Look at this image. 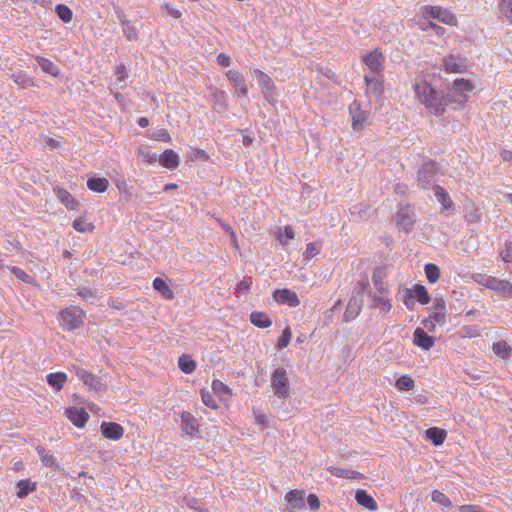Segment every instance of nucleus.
Instances as JSON below:
<instances>
[{
	"instance_id": "1",
	"label": "nucleus",
	"mask_w": 512,
	"mask_h": 512,
	"mask_svg": "<svg viewBox=\"0 0 512 512\" xmlns=\"http://www.w3.org/2000/svg\"><path fill=\"white\" fill-rule=\"evenodd\" d=\"M473 85L469 80L457 79L445 93L436 90L425 80H421L414 85V91L417 99L425 104L435 115H440L445 111L449 103L463 104L467 101V93L472 91Z\"/></svg>"
},
{
	"instance_id": "2",
	"label": "nucleus",
	"mask_w": 512,
	"mask_h": 512,
	"mask_svg": "<svg viewBox=\"0 0 512 512\" xmlns=\"http://www.w3.org/2000/svg\"><path fill=\"white\" fill-rule=\"evenodd\" d=\"M438 164L435 161H427L422 164L417 173V183L422 189H430L437 186L438 181Z\"/></svg>"
},
{
	"instance_id": "3",
	"label": "nucleus",
	"mask_w": 512,
	"mask_h": 512,
	"mask_svg": "<svg viewBox=\"0 0 512 512\" xmlns=\"http://www.w3.org/2000/svg\"><path fill=\"white\" fill-rule=\"evenodd\" d=\"M473 279L478 284L485 286L488 289L494 290L504 296H509L512 294V283L509 281L479 273L475 274Z\"/></svg>"
},
{
	"instance_id": "4",
	"label": "nucleus",
	"mask_w": 512,
	"mask_h": 512,
	"mask_svg": "<svg viewBox=\"0 0 512 512\" xmlns=\"http://www.w3.org/2000/svg\"><path fill=\"white\" fill-rule=\"evenodd\" d=\"M84 317L85 312L77 306H70L60 312L61 325L68 331L79 328L83 324Z\"/></svg>"
},
{
	"instance_id": "5",
	"label": "nucleus",
	"mask_w": 512,
	"mask_h": 512,
	"mask_svg": "<svg viewBox=\"0 0 512 512\" xmlns=\"http://www.w3.org/2000/svg\"><path fill=\"white\" fill-rule=\"evenodd\" d=\"M271 386L274 395L280 399H285L290 394L289 380L287 372L284 368L280 367L273 371L271 375Z\"/></svg>"
},
{
	"instance_id": "6",
	"label": "nucleus",
	"mask_w": 512,
	"mask_h": 512,
	"mask_svg": "<svg viewBox=\"0 0 512 512\" xmlns=\"http://www.w3.org/2000/svg\"><path fill=\"white\" fill-rule=\"evenodd\" d=\"M369 72L366 75H383L385 57L379 49H375L361 57Z\"/></svg>"
},
{
	"instance_id": "7",
	"label": "nucleus",
	"mask_w": 512,
	"mask_h": 512,
	"mask_svg": "<svg viewBox=\"0 0 512 512\" xmlns=\"http://www.w3.org/2000/svg\"><path fill=\"white\" fill-rule=\"evenodd\" d=\"M254 76L262 89L265 100L269 103L275 102L276 86L271 77L259 69H254Z\"/></svg>"
},
{
	"instance_id": "8",
	"label": "nucleus",
	"mask_w": 512,
	"mask_h": 512,
	"mask_svg": "<svg viewBox=\"0 0 512 512\" xmlns=\"http://www.w3.org/2000/svg\"><path fill=\"white\" fill-rule=\"evenodd\" d=\"M416 221L413 208L408 204H400L396 214V223L405 232H410Z\"/></svg>"
},
{
	"instance_id": "9",
	"label": "nucleus",
	"mask_w": 512,
	"mask_h": 512,
	"mask_svg": "<svg viewBox=\"0 0 512 512\" xmlns=\"http://www.w3.org/2000/svg\"><path fill=\"white\" fill-rule=\"evenodd\" d=\"M424 16L427 19H437L447 25H455L457 23V19L453 13H451L448 9L439 6H425Z\"/></svg>"
},
{
	"instance_id": "10",
	"label": "nucleus",
	"mask_w": 512,
	"mask_h": 512,
	"mask_svg": "<svg viewBox=\"0 0 512 512\" xmlns=\"http://www.w3.org/2000/svg\"><path fill=\"white\" fill-rule=\"evenodd\" d=\"M364 81L367 96L379 99L384 92V75H365Z\"/></svg>"
},
{
	"instance_id": "11",
	"label": "nucleus",
	"mask_w": 512,
	"mask_h": 512,
	"mask_svg": "<svg viewBox=\"0 0 512 512\" xmlns=\"http://www.w3.org/2000/svg\"><path fill=\"white\" fill-rule=\"evenodd\" d=\"M75 374L90 389H92L94 391L102 390L103 384L101 382V379L98 376H96L80 367H75Z\"/></svg>"
},
{
	"instance_id": "12",
	"label": "nucleus",
	"mask_w": 512,
	"mask_h": 512,
	"mask_svg": "<svg viewBox=\"0 0 512 512\" xmlns=\"http://www.w3.org/2000/svg\"><path fill=\"white\" fill-rule=\"evenodd\" d=\"M443 65L447 72L461 73L467 67L466 58L460 55H448L443 58Z\"/></svg>"
},
{
	"instance_id": "13",
	"label": "nucleus",
	"mask_w": 512,
	"mask_h": 512,
	"mask_svg": "<svg viewBox=\"0 0 512 512\" xmlns=\"http://www.w3.org/2000/svg\"><path fill=\"white\" fill-rule=\"evenodd\" d=\"M274 300L279 304H287L290 307H297L300 300L294 291L289 289H277L273 292Z\"/></svg>"
},
{
	"instance_id": "14",
	"label": "nucleus",
	"mask_w": 512,
	"mask_h": 512,
	"mask_svg": "<svg viewBox=\"0 0 512 512\" xmlns=\"http://www.w3.org/2000/svg\"><path fill=\"white\" fill-rule=\"evenodd\" d=\"M227 79L231 82L233 87L239 91V94L243 97L248 95V85L246 79L242 73L236 70H228L226 72Z\"/></svg>"
},
{
	"instance_id": "15",
	"label": "nucleus",
	"mask_w": 512,
	"mask_h": 512,
	"mask_svg": "<svg viewBox=\"0 0 512 512\" xmlns=\"http://www.w3.org/2000/svg\"><path fill=\"white\" fill-rule=\"evenodd\" d=\"M432 319L439 325L443 326L447 320L446 302L443 298L435 300L430 314Z\"/></svg>"
},
{
	"instance_id": "16",
	"label": "nucleus",
	"mask_w": 512,
	"mask_h": 512,
	"mask_svg": "<svg viewBox=\"0 0 512 512\" xmlns=\"http://www.w3.org/2000/svg\"><path fill=\"white\" fill-rule=\"evenodd\" d=\"M100 429L102 435L111 440H119L124 434L123 427L115 422H103Z\"/></svg>"
},
{
	"instance_id": "17",
	"label": "nucleus",
	"mask_w": 512,
	"mask_h": 512,
	"mask_svg": "<svg viewBox=\"0 0 512 512\" xmlns=\"http://www.w3.org/2000/svg\"><path fill=\"white\" fill-rule=\"evenodd\" d=\"M66 413L69 420L77 427H83L89 419L84 408L72 407L67 409Z\"/></svg>"
},
{
	"instance_id": "18",
	"label": "nucleus",
	"mask_w": 512,
	"mask_h": 512,
	"mask_svg": "<svg viewBox=\"0 0 512 512\" xmlns=\"http://www.w3.org/2000/svg\"><path fill=\"white\" fill-rule=\"evenodd\" d=\"M288 508L291 511L300 510L305 506L304 492L299 490H291L286 494Z\"/></svg>"
},
{
	"instance_id": "19",
	"label": "nucleus",
	"mask_w": 512,
	"mask_h": 512,
	"mask_svg": "<svg viewBox=\"0 0 512 512\" xmlns=\"http://www.w3.org/2000/svg\"><path fill=\"white\" fill-rule=\"evenodd\" d=\"M181 428L187 435H194L198 432V421L190 412L184 411L181 414Z\"/></svg>"
},
{
	"instance_id": "20",
	"label": "nucleus",
	"mask_w": 512,
	"mask_h": 512,
	"mask_svg": "<svg viewBox=\"0 0 512 512\" xmlns=\"http://www.w3.org/2000/svg\"><path fill=\"white\" fill-rule=\"evenodd\" d=\"M159 163L167 169H175L180 164L179 155L171 150L166 149L159 157Z\"/></svg>"
},
{
	"instance_id": "21",
	"label": "nucleus",
	"mask_w": 512,
	"mask_h": 512,
	"mask_svg": "<svg viewBox=\"0 0 512 512\" xmlns=\"http://www.w3.org/2000/svg\"><path fill=\"white\" fill-rule=\"evenodd\" d=\"M349 113L352 117V126L353 128L360 129L366 119V113L361 110L360 103L357 101H354L349 106Z\"/></svg>"
},
{
	"instance_id": "22",
	"label": "nucleus",
	"mask_w": 512,
	"mask_h": 512,
	"mask_svg": "<svg viewBox=\"0 0 512 512\" xmlns=\"http://www.w3.org/2000/svg\"><path fill=\"white\" fill-rule=\"evenodd\" d=\"M414 343L421 347L424 350H429L434 345V339L433 337L429 336L427 333L424 332L422 328H416L414 333Z\"/></svg>"
},
{
	"instance_id": "23",
	"label": "nucleus",
	"mask_w": 512,
	"mask_h": 512,
	"mask_svg": "<svg viewBox=\"0 0 512 512\" xmlns=\"http://www.w3.org/2000/svg\"><path fill=\"white\" fill-rule=\"evenodd\" d=\"M355 499L359 505L367 508L370 511H376L378 508L377 502L365 490H357Z\"/></svg>"
},
{
	"instance_id": "24",
	"label": "nucleus",
	"mask_w": 512,
	"mask_h": 512,
	"mask_svg": "<svg viewBox=\"0 0 512 512\" xmlns=\"http://www.w3.org/2000/svg\"><path fill=\"white\" fill-rule=\"evenodd\" d=\"M361 312V303L354 297H352L346 307L344 312V320L345 322H350L354 320L359 313Z\"/></svg>"
},
{
	"instance_id": "25",
	"label": "nucleus",
	"mask_w": 512,
	"mask_h": 512,
	"mask_svg": "<svg viewBox=\"0 0 512 512\" xmlns=\"http://www.w3.org/2000/svg\"><path fill=\"white\" fill-rule=\"evenodd\" d=\"M328 471L331 473V475L338 478L362 479L364 477L360 472L333 466L328 467Z\"/></svg>"
},
{
	"instance_id": "26",
	"label": "nucleus",
	"mask_w": 512,
	"mask_h": 512,
	"mask_svg": "<svg viewBox=\"0 0 512 512\" xmlns=\"http://www.w3.org/2000/svg\"><path fill=\"white\" fill-rule=\"evenodd\" d=\"M425 438L431 441L434 445H441L445 438L446 432L438 427H431L425 431Z\"/></svg>"
},
{
	"instance_id": "27",
	"label": "nucleus",
	"mask_w": 512,
	"mask_h": 512,
	"mask_svg": "<svg viewBox=\"0 0 512 512\" xmlns=\"http://www.w3.org/2000/svg\"><path fill=\"white\" fill-rule=\"evenodd\" d=\"M212 100L215 105V109L220 111H225L227 109V93L223 90L213 89L211 91Z\"/></svg>"
},
{
	"instance_id": "28",
	"label": "nucleus",
	"mask_w": 512,
	"mask_h": 512,
	"mask_svg": "<svg viewBox=\"0 0 512 512\" xmlns=\"http://www.w3.org/2000/svg\"><path fill=\"white\" fill-rule=\"evenodd\" d=\"M250 321L258 328H268L272 324L270 317L264 312H252L250 314Z\"/></svg>"
},
{
	"instance_id": "29",
	"label": "nucleus",
	"mask_w": 512,
	"mask_h": 512,
	"mask_svg": "<svg viewBox=\"0 0 512 512\" xmlns=\"http://www.w3.org/2000/svg\"><path fill=\"white\" fill-rule=\"evenodd\" d=\"M433 190L437 200L441 203L443 210H448L453 206V202L449 194L443 187L437 185L433 188Z\"/></svg>"
},
{
	"instance_id": "30",
	"label": "nucleus",
	"mask_w": 512,
	"mask_h": 512,
	"mask_svg": "<svg viewBox=\"0 0 512 512\" xmlns=\"http://www.w3.org/2000/svg\"><path fill=\"white\" fill-rule=\"evenodd\" d=\"M109 181L106 178L93 177L87 181V187L94 192L103 193L107 190Z\"/></svg>"
},
{
	"instance_id": "31",
	"label": "nucleus",
	"mask_w": 512,
	"mask_h": 512,
	"mask_svg": "<svg viewBox=\"0 0 512 512\" xmlns=\"http://www.w3.org/2000/svg\"><path fill=\"white\" fill-rule=\"evenodd\" d=\"M47 383L55 388L56 390H61L67 381V376L65 373L57 372V373H50L46 376Z\"/></svg>"
},
{
	"instance_id": "32",
	"label": "nucleus",
	"mask_w": 512,
	"mask_h": 512,
	"mask_svg": "<svg viewBox=\"0 0 512 512\" xmlns=\"http://www.w3.org/2000/svg\"><path fill=\"white\" fill-rule=\"evenodd\" d=\"M16 486L18 498H25L30 492L36 490V483L31 482L29 479L18 481Z\"/></svg>"
},
{
	"instance_id": "33",
	"label": "nucleus",
	"mask_w": 512,
	"mask_h": 512,
	"mask_svg": "<svg viewBox=\"0 0 512 512\" xmlns=\"http://www.w3.org/2000/svg\"><path fill=\"white\" fill-rule=\"evenodd\" d=\"M153 288L156 291H158L166 299L174 298V293L171 290V288L167 285V283L163 279H161L159 277L154 279Z\"/></svg>"
},
{
	"instance_id": "34",
	"label": "nucleus",
	"mask_w": 512,
	"mask_h": 512,
	"mask_svg": "<svg viewBox=\"0 0 512 512\" xmlns=\"http://www.w3.org/2000/svg\"><path fill=\"white\" fill-rule=\"evenodd\" d=\"M36 450H37V453H38V455H39V457L41 459V462L45 466L51 467V468L57 467L56 458L54 457V455L49 450H46L42 446H38L36 448Z\"/></svg>"
},
{
	"instance_id": "35",
	"label": "nucleus",
	"mask_w": 512,
	"mask_h": 512,
	"mask_svg": "<svg viewBox=\"0 0 512 512\" xmlns=\"http://www.w3.org/2000/svg\"><path fill=\"white\" fill-rule=\"evenodd\" d=\"M37 64L41 67L43 72L50 74L52 76H57L59 74V68L56 66L51 60L37 56L36 57Z\"/></svg>"
},
{
	"instance_id": "36",
	"label": "nucleus",
	"mask_w": 512,
	"mask_h": 512,
	"mask_svg": "<svg viewBox=\"0 0 512 512\" xmlns=\"http://www.w3.org/2000/svg\"><path fill=\"white\" fill-rule=\"evenodd\" d=\"M493 352L501 359H508L511 357L512 348L505 341H498L493 344Z\"/></svg>"
},
{
	"instance_id": "37",
	"label": "nucleus",
	"mask_w": 512,
	"mask_h": 512,
	"mask_svg": "<svg viewBox=\"0 0 512 512\" xmlns=\"http://www.w3.org/2000/svg\"><path fill=\"white\" fill-rule=\"evenodd\" d=\"M178 366L186 374L192 373L196 369V362L187 354H183L178 359Z\"/></svg>"
},
{
	"instance_id": "38",
	"label": "nucleus",
	"mask_w": 512,
	"mask_h": 512,
	"mask_svg": "<svg viewBox=\"0 0 512 512\" xmlns=\"http://www.w3.org/2000/svg\"><path fill=\"white\" fill-rule=\"evenodd\" d=\"M55 193L59 200L68 208L74 209L76 206V201L73 196L65 189L57 188L55 189Z\"/></svg>"
},
{
	"instance_id": "39",
	"label": "nucleus",
	"mask_w": 512,
	"mask_h": 512,
	"mask_svg": "<svg viewBox=\"0 0 512 512\" xmlns=\"http://www.w3.org/2000/svg\"><path fill=\"white\" fill-rule=\"evenodd\" d=\"M395 387L400 391H410L415 387V381L410 376L403 375L396 380Z\"/></svg>"
},
{
	"instance_id": "40",
	"label": "nucleus",
	"mask_w": 512,
	"mask_h": 512,
	"mask_svg": "<svg viewBox=\"0 0 512 512\" xmlns=\"http://www.w3.org/2000/svg\"><path fill=\"white\" fill-rule=\"evenodd\" d=\"M412 292L414 298H416L423 305L428 304L431 300L427 289L421 284H417Z\"/></svg>"
},
{
	"instance_id": "41",
	"label": "nucleus",
	"mask_w": 512,
	"mask_h": 512,
	"mask_svg": "<svg viewBox=\"0 0 512 512\" xmlns=\"http://www.w3.org/2000/svg\"><path fill=\"white\" fill-rule=\"evenodd\" d=\"M371 306L379 309L381 312H389L392 308L391 302L389 299H385L383 297H379L374 295L371 300Z\"/></svg>"
},
{
	"instance_id": "42",
	"label": "nucleus",
	"mask_w": 512,
	"mask_h": 512,
	"mask_svg": "<svg viewBox=\"0 0 512 512\" xmlns=\"http://www.w3.org/2000/svg\"><path fill=\"white\" fill-rule=\"evenodd\" d=\"M55 12L64 23H69L72 20V10L65 4H58L55 8Z\"/></svg>"
},
{
	"instance_id": "43",
	"label": "nucleus",
	"mask_w": 512,
	"mask_h": 512,
	"mask_svg": "<svg viewBox=\"0 0 512 512\" xmlns=\"http://www.w3.org/2000/svg\"><path fill=\"white\" fill-rule=\"evenodd\" d=\"M425 274L430 283H436L440 277V269L437 265L428 263L425 265Z\"/></svg>"
},
{
	"instance_id": "44",
	"label": "nucleus",
	"mask_w": 512,
	"mask_h": 512,
	"mask_svg": "<svg viewBox=\"0 0 512 512\" xmlns=\"http://www.w3.org/2000/svg\"><path fill=\"white\" fill-rule=\"evenodd\" d=\"M431 498L433 502L439 504L444 508L452 507V502L449 499V497L446 496L444 493L440 492L439 490H434L432 492Z\"/></svg>"
},
{
	"instance_id": "45",
	"label": "nucleus",
	"mask_w": 512,
	"mask_h": 512,
	"mask_svg": "<svg viewBox=\"0 0 512 512\" xmlns=\"http://www.w3.org/2000/svg\"><path fill=\"white\" fill-rule=\"evenodd\" d=\"M11 77L20 88H27L33 85L32 78L24 73H14Z\"/></svg>"
},
{
	"instance_id": "46",
	"label": "nucleus",
	"mask_w": 512,
	"mask_h": 512,
	"mask_svg": "<svg viewBox=\"0 0 512 512\" xmlns=\"http://www.w3.org/2000/svg\"><path fill=\"white\" fill-rule=\"evenodd\" d=\"M499 10L502 16L508 21H512V0H498Z\"/></svg>"
},
{
	"instance_id": "47",
	"label": "nucleus",
	"mask_w": 512,
	"mask_h": 512,
	"mask_svg": "<svg viewBox=\"0 0 512 512\" xmlns=\"http://www.w3.org/2000/svg\"><path fill=\"white\" fill-rule=\"evenodd\" d=\"M8 269L20 281L28 284L32 282V277L28 275L23 269L16 266L8 267Z\"/></svg>"
},
{
	"instance_id": "48",
	"label": "nucleus",
	"mask_w": 512,
	"mask_h": 512,
	"mask_svg": "<svg viewBox=\"0 0 512 512\" xmlns=\"http://www.w3.org/2000/svg\"><path fill=\"white\" fill-rule=\"evenodd\" d=\"M116 75H117V78L115 81L116 88L122 89L125 86L124 82L127 77L126 67L124 65L118 66L117 70H116Z\"/></svg>"
},
{
	"instance_id": "49",
	"label": "nucleus",
	"mask_w": 512,
	"mask_h": 512,
	"mask_svg": "<svg viewBox=\"0 0 512 512\" xmlns=\"http://www.w3.org/2000/svg\"><path fill=\"white\" fill-rule=\"evenodd\" d=\"M291 337H292L291 329H290V327H286L283 330L282 335L278 339L277 347L279 349H283V348L287 347L291 341Z\"/></svg>"
},
{
	"instance_id": "50",
	"label": "nucleus",
	"mask_w": 512,
	"mask_h": 512,
	"mask_svg": "<svg viewBox=\"0 0 512 512\" xmlns=\"http://www.w3.org/2000/svg\"><path fill=\"white\" fill-rule=\"evenodd\" d=\"M73 228L78 232L92 231L94 226L91 223H87L84 219L77 218L73 221Z\"/></svg>"
},
{
	"instance_id": "51",
	"label": "nucleus",
	"mask_w": 512,
	"mask_h": 512,
	"mask_svg": "<svg viewBox=\"0 0 512 512\" xmlns=\"http://www.w3.org/2000/svg\"><path fill=\"white\" fill-rule=\"evenodd\" d=\"M382 279H383L382 270L380 268H377L373 273L372 280H373V283H374L376 289L378 290V292L380 294H383L386 291L385 288L383 287Z\"/></svg>"
},
{
	"instance_id": "52",
	"label": "nucleus",
	"mask_w": 512,
	"mask_h": 512,
	"mask_svg": "<svg viewBox=\"0 0 512 512\" xmlns=\"http://www.w3.org/2000/svg\"><path fill=\"white\" fill-rule=\"evenodd\" d=\"M212 389H213V392L218 395H224V394L230 393L229 387L218 379L213 380Z\"/></svg>"
},
{
	"instance_id": "53",
	"label": "nucleus",
	"mask_w": 512,
	"mask_h": 512,
	"mask_svg": "<svg viewBox=\"0 0 512 512\" xmlns=\"http://www.w3.org/2000/svg\"><path fill=\"white\" fill-rule=\"evenodd\" d=\"M202 402L210 408L216 409L218 407L216 400L209 391H201Z\"/></svg>"
},
{
	"instance_id": "54",
	"label": "nucleus",
	"mask_w": 512,
	"mask_h": 512,
	"mask_svg": "<svg viewBox=\"0 0 512 512\" xmlns=\"http://www.w3.org/2000/svg\"><path fill=\"white\" fill-rule=\"evenodd\" d=\"M502 260L506 263H512V242H505L504 248L500 252Z\"/></svg>"
},
{
	"instance_id": "55",
	"label": "nucleus",
	"mask_w": 512,
	"mask_h": 512,
	"mask_svg": "<svg viewBox=\"0 0 512 512\" xmlns=\"http://www.w3.org/2000/svg\"><path fill=\"white\" fill-rule=\"evenodd\" d=\"M76 292L81 298H83L86 301L93 299L95 297V291L89 287H78L76 289Z\"/></svg>"
},
{
	"instance_id": "56",
	"label": "nucleus",
	"mask_w": 512,
	"mask_h": 512,
	"mask_svg": "<svg viewBox=\"0 0 512 512\" xmlns=\"http://www.w3.org/2000/svg\"><path fill=\"white\" fill-rule=\"evenodd\" d=\"M139 155L149 163H154L157 161L158 156L156 153L152 152L151 150L145 148V149H139Z\"/></svg>"
},
{
	"instance_id": "57",
	"label": "nucleus",
	"mask_w": 512,
	"mask_h": 512,
	"mask_svg": "<svg viewBox=\"0 0 512 512\" xmlns=\"http://www.w3.org/2000/svg\"><path fill=\"white\" fill-rule=\"evenodd\" d=\"M320 252L319 248L315 245V243H309L307 244L306 250L304 252V258L305 260H310L316 255H318Z\"/></svg>"
},
{
	"instance_id": "58",
	"label": "nucleus",
	"mask_w": 512,
	"mask_h": 512,
	"mask_svg": "<svg viewBox=\"0 0 512 512\" xmlns=\"http://www.w3.org/2000/svg\"><path fill=\"white\" fill-rule=\"evenodd\" d=\"M412 290L406 289L403 295V302L409 310H413L415 302Z\"/></svg>"
},
{
	"instance_id": "59",
	"label": "nucleus",
	"mask_w": 512,
	"mask_h": 512,
	"mask_svg": "<svg viewBox=\"0 0 512 512\" xmlns=\"http://www.w3.org/2000/svg\"><path fill=\"white\" fill-rule=\"evenodd\" d=\"M123 32L125 37L128 40H135L137 38V32L134 27L130 26L128 23H123Z\"/></svg>"
},
{
	"instance_id": "60",
	"label": "nucleus",
	"mask_w": 512,
	"mask_h": 512,
	"mask_svg": "<svg viewBox=\"0 0 512 512\" xmlns=\"http://www.w3.org/2000/svg\"><path fill=\"white\" fill-rule=\"evenodd\" d=\"M153 137L156 140L163 141V142H169L171 140L170 135L168 131L164 128L158 129L154 132Z\"/></svg>"
},
{
	"instance_id": "61",
	"label": "nucleus",
	"mask_w": 512,
	"mask_h": 512,
	"mask_svg": "<svg viewBox=\"0 0 512 512\" xmlns=\"http://www.w3.org/2000/svg\"><path fill=\"white\" fill-rule=\"evenodd\" d=\"M307 503L312 510H317L320 507V501L315 494H309L307 497Z\"/></svg>"
},
{
	"instance_id": "62",
	"label": "nucleus",
	"mask_w": 512,
	"mask_h": 512,
	"mask_svg": "<svg viewBox=\"0 0 512 512\" xmlns=\"http://www.w3.org/2000/svg\"><path fill=\"white\" fill-rule=\"evenodd\" d=\"M463 331H464L465 336H467L469 338H475V337H479L481 335L480 331L473 326H466L463 328Z\"/></svg>"
},
{
	"instance_id": "63",
	"label": "nucleus",
	"mask_w": 512,
	"mask_h": 512,
	"mask_svg": "<svg viewBox=\"0 0 512 512\" xmlns=\"http://www.w3.org/2000/svg\"><path fill=\"white\" fill-rule=\"evenodd\" d=\"M216 61H217L218 65L223 66V67H228L231 64L230 56H228L224 53H220L217 56Z\"/></svg>"
},
{
	"instance_id": "64",
	"label": "nucleus",
	"mask_w": 512,
	"mask_h": 512,
	"mask_svg": "<svg viewBox=\"0 0 512 512\" xmlns=\"http://www.w3.org/2000/svg\"><path fill=\"white\" fill-rule=\"evenodd\" d=\"M459 510L460 512H485L479 505H462Z\"/></svg>"
}]
</instances>
